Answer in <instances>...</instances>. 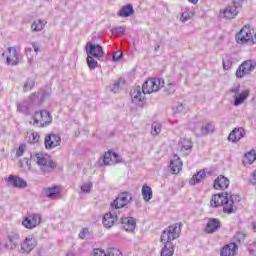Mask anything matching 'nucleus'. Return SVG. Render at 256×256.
Listing matches in <instances>:
<instances>
[{
    "mask_svg": "<svg viewBox=\"0 0 256 256\" xmlns=\"http://www.w3.org/2000/svg\"><path fill=\"white\" fill-rule=\"evenodd\" d=\"M135 13V10H133V5L128 4L126 6H123L119 12H118V17H131Z\"/></svg>",
    "mask_w": 256,
    "mask_h": 256,
    "instance_id": "obj_32",
    "label": "nucleus"
},
{
    "mask_svg": "<svg viewBox=\"0 0 256 256\" xmlns=\"http://www.w3.org/2000/svg\"><path fill=\"white\" fill-rule=\"evenodd\" d=\"M175 253V246L173 243H164L160 256H173Z\"/></svg>",
    "mask_w": 256,
    "mask_h": 256,
    "instance_id": "obj_34",
    "label": "nucleus"
},
{
    "mask_svg": "<svg viewBox=\"0 0 256 256\" xmlns=\"http://www.w3.org/2000/svg\"><path fill=\"white\" fill-rule=\"evenodd\" d=\"M193 131H194L195 135H197V131H201V128L197 127V123L194 124Z\"/></svg>",
    "mask_w": 256,
    "mask_h": 256,
    "instance_id": "obj_55",
    "label": "nucleus"
},
{
    "mask_svg": "<svg viewBox=\"0 0 256 256\" xmlns=\"http://www.w3.org/2000/svg\"><path fill=\"white\" fill-rule=\"evenodd\" d=\"M35 87V80L28 78L23 86L24 93L31 91Z\"/></svg>",
    "mask_w": 256,
    "mask_h": 256,
    "instance_id": "obj_39",
    "label": "nucleus"
},
{
    "mask_svg": "<svg viewBox=\"0 0 256 256\" xmlns=\"http://www.w3.org/2000/svg\"><path fill=\"white\" fill-rule=\"evenodd\" d=\"M252 229H253L254 233H256V221L252 222Z\"/></svg>",
    "mask_w": 256,
    "mask_h": 256,
    "instance_id": "obj_59",
    "label": "nucleus"
},
{
    "mask_svg": "<svg viewBox=\"0 0 256 256\" xmlns=\"http://www.w3.org/2000/svg\"><path fill=\"white\" fill-rule=\"evenodd\" d=\"M52 121L51 113L47 110H42L34 113L30 125H33V127H47V125H51Z\"/></svg>",
    "mask_w": 256,
    "mask_h": 256,
    "instance_id": "obj_4",
    "label": "nucleus"
},
{
    "mask_svg": "<svg viewBox=\"0 0 256 256\" xmlns=\"http://www.w3.org/2000/svg\"><path fill=\"white\" fill-rule=\"evenodd\" d=\"M178 149L182 157H188V155L191 154V150L193 149V142L188 138L180 139L178 142Z\"/></svg>",
    "mask_w": 256,
    "mask_h": 256,
    "instance_id": "obj_16",
    "label": "nucleus"
},
{
    "mask_svg": "<svg viewBox=\"0 0 256 256\" xmlns=\"http://www.w3.org/2000/svg\"><path fill=\"white\" fill-rule=\"evenodd\" d=\"M123 57V52H115L112 56L113 61H121Z\"/></svg>",
    "mask_w": 256,
    "mask_h": 256,
    "instance_id": "obj_51",
    "label": "nucleus"
},
{
    "mask_svg": "<svg viewBox=\"0 0 256 256\" xmlns=\"http://www.w3.org/2000/svg\"><path fill=\"white\" fill-rule=\"evenodd\" d=\"M19 239L20 236L17 230H11L7 232L8 242L4 244L0 242V251H2L3 249H8L9 251L17 249V245H19Z\"/></svg>",
    "mask_w": 256,
    "mask_h": 256,
    "instance_id": "obj_7",
    "label": "nucleus"
},
{
    "mask_svg": "<svg viewBox=\"0 0 256 256\" xmlns=\"http://www.w3.org/2000/svg\"><path fill=\"white\" fill-rule=\"evenodd\" d=\"M113 35H123L125 33V26H118L112 29Z\"/></svg>",
    "mask_w": 256,
    "mask_h": 256,
    "instance_id": "obj_45",
    "label": "nucleus"
},
{
    "mask_svg": "<svg viewBox=\"0 0 256 256\" xmlns=\"http://www.w3.org/2000/svg\"><path fill=\"white\" fill-rule=\"evenodd\" d=\"M181 21H189V16L187 15V13H182L181 15Z\"/></svg>",
    "mask_w": 256,
    "mask_h": 256,
    "instance_id": "obj_53",
    "label": "nucleus"
},
{
    "mask_svg": "<svg viewBox=\"0 0 256 256\" xmlns=\"http://www.w3.org/2000/svg\"><path fill=\"white\" fill-rule=\"evenodd\" d=\"M43 194L45 195V197H48V199H61V189L58 186L44 188Z\"/></svg>",
    "mask_w": 256,
    "mask_h": 256,
    "instance_id": "obj_24",
    "label": "nucleus"
},
{
    "mask_svg": "<svg viewBox=\"0 0 256 256\" xmlns=\"http://www.w3.org/2000/svg\"><path fill=\"white\" fill-rule=\"evenodd\" d=\"M117 219H119V211L111 208V212L106 213L103 217L104 227H106V229H111Z\"/></svg>",
    "mask_w": 256,
    "mask_h": 256,
    "instance_id": "obj_17",
    "label": "nucleus"
},
{
    "mask_svg": "<svg viewBox=\"0 0 256 256\" xmlns=\"http://www.w3.org/2000/svg\"><path fill=\"white\" fill-rule=\"evenodd\" d=\"M47 92L45 90H40L39 92H34L29 97V102L31 103H43L45 97H47Z\"/></svg>",
    "mask_w": 256,
    "mask_h": 256,
    "instance_id": "obj_30",
    "label": "nucleus"
},
{
    "mask_svg": "<svg viewBox=\"0 0 256 256\" xmlns=\"http://www.w3.org/2000/svg\"><path fill=\"white\" fill-rule=\"evenodd\" d=\"M181 227H183L182 223H175L171 226H168L162 232L160 241L162 243H171V241H175V239H179L181 235Z\"/></svg>",
    "mask_w": 256,
    "mask_h": 256,
    "instance_id": "obj_3",
    "label": "nucleus"
},
{
    "mask_svg": "<svg viewBox=\"0 0 256 256\" xmlns=\"http://www.w3.org/2000/svg\"><path fill=\"white\" fill-rule=\"evenodd\" d=\"M41 138V136L39 135V133L37 132H33L31 135H30V139L32 143H39V139Z\"/></svg>",
    "mask_w": 256,
    "mask_h": 256,
    "instance_id": "obj_50",
    "label": "nucleus"
},
{
    "mask_svg": "<svg viewBox=\"0 0 256 256\" xmlns=\"http://www.w3.org/2000/svg\"><path fill=\"white\" fill-rule=\"evenodd\" d=\"M142 197H143L144 201H146V203H148V201H151V199H153V190L151 189L150 186L143 185Z\"/></svg>",
    "mask_w": 256,
    "mask_h": 256,
    "instance_id": "obj_36",
    "label": "nucleus"
},
{
    "mask_svg": "<svg viewBox=\"0 0 256 256\" xmlns=\"http://www.w3.org/2000/svg\"><path fill=\"white\" fill-rule=\"evenodd\" d=\"M177 109H178L179 112L183 111V104H179Z\"/></svg>",
    "mask_w": 256,
    "mask_h": 256,
    "instance_id": "obj_60",
    "label": "nucleus"
},
{
    "mask_svg": "<svg viewBox=\"0 0 256 256\" xmlns=\"http://www.w3.org/2000/svg\"><path fill=\"white\" fill-rule=\"evenodd\" d=\"M164 92L166 95H173L175 93V83H168L164 88Z\"/></svg>",
    "mask_w": 256,
    "mask_h": 256,
    "instance_id": "obj_41",
    "label": "nucleus"
},
{
    "mask_svg": "<svg viewBox=\"0 0 256 256\" xmlns=\"http://www.w3.org/2000/svg\"><path fill=\"white\" fill-rule=\"evenodd\" d=\"M37 247V240L35 237L29 235L24 239V241L21 243L20 247V253L29 255L33 249Z\"/></svg>",
    "mask_w": 256,
    "mask_h": 256,
    "instance_id": "obj_13",
    "label": "nucleus"
},
{
    "mask_svg": "<svg viewBox=\"0 0 256 256\" xmlns=\"http://www.w3.org/2000/svg\"><path fill=\"white\" fill-rule=\"evenodd\" d=\"M241 201V197L237 194L220 193L212 195L210 205L212 207H223V213L231 215L237 213V204Z\"/></svg>",
    "mask_w": 256,
    "mask_h": 256,
    "instance_id": "obj_1",
    "label": "nucleus"
},
{
    "mask_svg": "<svg viewBox=\"0 0 256 256\" xmlns=\"http://www.w3.org/2000/svg\"><path fill=\"white\" fill-rule=\"evenodd\" d=\"M108 256H123L117 248H108Z\"/></svg>",
    "mask_w": 256,
    "mask_h": 256,
    "instance_id": "obj_47",
    "label": "nucleus"
},
{
    "mask_svg": "<svg viewBox=\"0 0 256 256\" xmlns=\"http://www.w3.org/2000/svg\"><path fill=\"white\" fill-rule=\"evenodd\" d=\"M86 61L89 69L91 70L97 69V67H99V63L97 62V60H95V57L92 56L91 54H87Z\"/></svg>",
    "mask_w": 256,
    "mask_h": 256,
    "instance_id": "obj_38",
    "label": "nucleus"
},
{
    "mask_svg": "<svg viewBox=\"0 0 256 256\" xmlns=\"http://www.w3.org/2000/svg\"><path fill=\"white\" fill-rule=\"evenodd\" d=\"M221 229V221L217 218H210L206 225V233H215Z\"/></svg>",
    "mask_w": 256,
    "mask_h": 256,
    "instance_id": "obj_29",
    "label": "nucleus"
},
{
    "mask_svg": "<svg viewBox=\"0 0 256 256\" xmlns=\"http://www.w3.org/2000/svg\"><path fill=\"white\" fill-rule=\"evenodd\" d=\"M230 93L232 94V97L234 98V106L239 107V105H242V103L245 102V100L249 97V92L242 91L241 92V84L237 83L234 84L230 88Z\"/></svg>",
    "mask_w": 256,
    "mask_h": 256,
    "instance_id": "obj_8",
    "label": "nucleus"
},
{
    "mask_svg": "<svg viewBox=\"0 0 256 256\" xmlns=\"http://www.w3.org/2000/svg\"><path fill=\"white\" fill-rule=\"evenodd\" d=\"M256 161V151L254 149L247 152L244 156L243 164L244 165H252V163Z\"/></svg>",
    "mask_w": 256,
    "mask_h": 256,
    "instance_id": "obj_37",
    "label": "nucleus"
},
{
    "mask_svg": "<svg viewBox=\"0 0 256 256\" xmlns=\"http://www.w3.org/2000/svg\"><path fill=\"white\" fill-rule=\"evenodd\" d=\"M85 49L87 55H92L95 59H101V57L105 56V51H103V47L99 44L87 42Z\"/></svg>",
    "mask_w": 256,
    "mask_h": 256,
    "instance_id": "obj_11",
    "label": "nucleus"
},
{
    "mask_svg": "<svg viewBox=\"0 0 256 256\" xmlns=\"http://www.w3.org/2000/svg\"><path fill=\"white\" fill-rule=\"evenodd\" d=\"M197 127L201 130H196V137H205V135H209V133H213V131H215V125L212 123L202 125L198 122Z\"/></svg>",
    "mask_w": 256,
    "mask_h": 256,
    "instance_id": "obj_22",
    "label": "nucleus"
},
{
    "mask_svg": "<svg viewBox=\"0 0 256 256\" xmlns=\"http://www.w3.org/2000/svg\"><path fill=\"white\" fill-rule=\"evenodd\" d=\"M122 229L131 233V231H135V227L137 223L133 217H125L121 219Z\"/></svg>",
    "mask_w": 256,
    "mask_h": 256,
    "instance_id": "obj_27",
    "label": "nucleus"
},
{
    "mask_svg": "<svg viewBox=\"0 0 256 256\" xmlns=\"http://www.w3.org/2000/svg\"><path fill=\"white\" fill-rule=\"evenodd\" d=\"M31 109V102L24 100L21 103L17 104V111L23 113L24 115H29Z\"/></svg>",
    "mask_w": 256,
    "mask_h": 256,
    "instance_id": "obj_31",
    "label": "nucleus"
},
{
    "mask_svg": "<svg viewBox=\"0 0 256 256\" xmlns=\"http://www.w3.org/2000/svg\"><path fill=\"white\" fill-rule=\"evenodd\" d=\"M30 159L38 165L42 173H52L57 169V162L47 153L34 152L30 155Z\"/></svg>",
    "mask_w": 256,
    "mask_h": 256,
    "instance_id": "obj_2",
    "label": "nucleus"
},
{
    "mask_svg": "<svg viewBox=\"0 0 256 256\" xmlns=\"http://www.w3.org/2000/svg\"><path fill=\"white\" fill-rule=\"evenodd\" d=\"M252 183H253V185H256V170L253 173Z\"/></svg>",
    "mask_w": 256,
    "mask_h": 256,
    "instance_id": "obj_56",
    "label": "nucleus"
},
{
    "mask_svg": "<svg viewBox=\"0 0 256 256\" xmlns=\"http://www.w3.org/2000/svg\"><path fill=\"white\" fill-rule=\"evenodd\" d=\"M163 87H165V81L163 79L151 78L143 83L142 91L144 94L151 95V93H157Z\"/></svg>",
    "mask_w": 256,
    "mask_h": 256,
    "instance_id": "obj_5",
    "label": "nucleus"
},
{
    "mask_svg": "<svg viewBox=\"0 0 256 256\" xmlns=\"http://www.w3.org/2000/svg\"><path fill=\"white\" fill-rule=\"evenodd\" d=\"M91 233L89 232V228H83L82 231L79 233L80 239H87Z\"/></svg>",
    "mask_w": 256,
    "mask_h": 256,
    "instance_id": "obj_49",
    "label": "nucleus"
},
{
    "mask_svg": "<svg viewBox=\"0 0 256 256\" xmlns=\"http://www.w3.org/2000/svg\"><path fill=\"white\" fill-rule=\"evenodd\" d=\"M131 99H132V103H134L135 105H138V107H143V105H145V95L143 93V89L139 86H137L136 88H134L131 92Z\"/></svg>",
    "mask_w": 256,
    "mask_h": 256,
    "instance_id": "obj_15",
    "label": "nucleus"
},
{
    "mask_svg": "<svg viewBox=\"0 0 256 256\" xmlns=\"http://www.w3.org/2000/svg\"><path fill=\"white\" fill-rule=\"evenodd\" d=\"M109 255V249L106 251L101 248H95L93 250V256H108Z\"/></svg>",
    "mask_w": 256,
    "mask_h": 256,
    "instance_id": "obj_42",
    "label": "nucleus"
},
{
    "mask_svg": "<svg viewBox=\"0 0 256 256\" xmlns=\"http://www.w3.org/2000/svg\"><path fill=\"white\" fill-rule=\"evenodd\" d=\"M241 7V2L239 1H232L222 12L221 15L225 19H235L237 15H239V9Z\"/></svg>",
    "mask_w": 256,
    "mask_h": 256,
    "instance_id": "obj_10",
    "label": "nucleus"
},
{
    "mask_svg": "<svg viewBox=\"0 0 256 256\" xmlns=\"http://www.w3.org/2000/svg\"><path fill=\"white\" fill-rule=\"evenodd\" d=\"M22 225L25 229H35L41 225V215L40 214H30L25 217L22 221Z\"/></svg>",
    "mask_w": 256,
    "mask_h": 256,
    "instance_id": "obj_12",
    "label": "nucleus"
},
{
    "mask_svg": "<svg viewBox=\"0 0 256 256\" xmlns=\"http://www.w3.org/2000/svg\"><path fill=\"white\" fill-rule=\"evenodd\" d=\"M231 65H232L231 59L229 58V56H226V58L223 60V67L225 71L231 69Z\"/></svg>",
    "mask_w": 256,
    "mask_h": 256,
    "instance_id": "obj_48",
    "label": "nucleus"
},
{
    "mask_svg": "<svg viewBox=\"0 0 256 256\" xmlns=\"http://www.w3.org/2000/svg\"><path fill=\"white\" fill-rule=\"evenodd\" d=\"M159 50V46H157L156 48H155V51H158Z\"/></svg>",
    "mask_w": 256,
    "mask_h": 256,
    "instance_id": "obj_61",
    "label": "nucleus"
},
{
    "mask_svg": "<svg viewBox=\"0 0 256 256\" xmlns=\"http://www.w3.org/2000/svg\"><path fill=\"white\" fill-rule=\"evenodd\" d=\"M239 249V246H237V243L232 242L229 244H226L221 252H220V256H235L237 255V250Z\"/></svg>",
    "mask_w": 256,
    "mask_h": 256,
    "instance_id": "obj_26",
    "label": "nucleus"
},
{
    "mask_svg": "<svg viewBox=\"0 0 256 256\" xmlns=\"http://www.w3.org/2000/svg\"><path fill=\"white\" fill-rule=\"evenodd\" d=\"M45 25H47L45 20H36L32 23L31 30L35 33H39V31H43V29H45Z\"/></svg>",
    "mask_w": 256,
    "mask_h": 256,
    "instance_id": "obj_35",
    "label": "nucleus"
},
{
    "mask_svg": "<svg viewBox=\"0 0 256 256\" xmlns=\"http://www.w3.org/2000/svg\"><path fill=\"white\" fill-rule=\"evenodd\" d=\"M26 51H31V49H28V50L26 49Z\"/></svg>",
    "mask_w": 256,
    "mask_h": 256,
    "instance_id": "obj_62",
    "label": "nucleus"
},
{
    "mask_svg": "<svg viewBox=\"0 0 256 256\" xmlns=\"http://www.w3.org/2000/svg\"><path fill=\"white\" fill-rule=\"evenodd\" d=\"M92 187H93V183H91V182L84 183L81 186V191H82V193H91Z\"/></svg>",
    "mask_w": 256,
    "mask_h": 256,
    "instance_id": "obj_44",
    "label": "nucleus"
},
{
    "mask_svg": "<svg viewBox=\"0 0 256 256\" xmlns=\"http://www.w3.org/2000/svg\"><path fill=\"white\" fill-rule=\"evenodd\" d=\"M31 45H32L35 53H38L39 52V46H37V44L35 42H31Z\"/></svg>",
    "mask_w": 256,
    "mask_h": 256,
    "instance_id": "obj_54",
    "label": "nucleus"
},
{
    "mask_svg": "<svg viewBox=\"0 0 256 256\" xmlns=\"http://www.w3.org/2000/svg\"><path fill=\"white\" fill-rule=\"evenodd\" d=\"M7 65H19V53H17V49L15 47L8 48V55L6 57Z\"/></svg>",
    "mask_w": 256,
    "mask_h": 256,
    "instance_id": "obj_23",
    "label": "nucleus"
},
{
    "mask_svg": "<svg viewBox=\"0 0 256 256\" xmlns=\"http://www.w3.org/2000/svg\"><path fill=\"white\" fill-rule=\"evenodd\" d=\"M256 62L253 60L244 61L236 70V77L238 79H243L245 75H249V73L255 71Z\"/></svg>",
    "mask_w": 256,
    "mask_h": 256,
    "instance_id": "obj_9",
    "label": "nucleus"
},
{
    "mask_svg": "<svg viewBox=\"0 0 256 256\" xmlns=\"http://www.w3.org/2000/svg\"><path fill=\"white\" fill-rule=\"evenodd\" d=\"M159 133H161V123H159V122L152 123L151 135H153V137H157V135H159Z\"/></svg>",
    "mask_w": 256,
    "mask_h": 256,
    "instance_id": "obj_40",
    "label": "nucleus"
},
{
    "mask_svg": "<svg viewBox=\"0 0 256 256\" xmlns=\"http://www.w3.org/2000/svg\"><path fill=\"white\" fill-rule=\"evenodd\" d=\"M170 169L173 175H178V173H181V169H183V161H181V158L177 154L170 161Z\"/></svg>",
    "mask_w": 256,
    "mask_h": 256,
    "instance_id": "obj_25",
    "label": "nucleus"
},
{
    "mask_svg": "<svg viewBox=\"0 0 256 256\" xmlns=\"http://www.w3.org/2000/svg\"><path fill=\"white\" fill-rule=\"evenodd\" d=\"M245 135L246 132L243 127L234 128L228 136V141H230L231 143H239V141H241V139H243Z\"/></svg>",
    "mask_w": 256,
    "mask_h": 256,
    "instance_id": "obj_20",
    "label": "nucleus"
},
{
    "mask_svg": "<svg viewBox=\"0 0 256 256\" xmlns=\"http://www.w3.org/2000/svg\"><path fill=\"white\" fill-rule=\"evenodd\" d=\"M46 149H55L61 145V136L57 134H48L44 140Z\"/></svg>",
    "mask_w": 256,
    "mask_h": 256,
    "instance_id": "obj_19",
    "label": "nucleus"
},
{
    "mask_svg": "<svg viewBox=\"0 0 256 256\" xmlns=\"http://www.w3.org/2000/svg\"><path fill=\"white\" fill-rule=\"evenodd\" d=\"M7 183L16 189H25L27 187V181L17 175H10L7 178Z\"/></svg>",
    "mask_w": 256,
    "mask_h": 256,
    "instance_id": "obj_21",
    "label": "nucleus"
},
{
    "mask_svg": "<svg viewBox=\"0 0 256 256\" xmlns=\"http://www.w3.org/2000/svg\"><path fill=\"white\" fill-rule=\"evenodd\" d=\"M249 251L252 255L256 256V242L250 244Z\"/></svg>",
    "mask_w": 256,
    "mask_h": 256,
    "instance_id": "obj_52",
    "label": "nucleus"
},
{
    "mask_svg": "<svg viewBox=\"0 0 256 256\" xmlns=\"http://www.w3.org/2000/svg\"><path fill=\"white\" fill-rule=\"evenodd\" d=\"M236 41L242 45L245 43H253V33H251V29L247 26L243 27L236 35Z\"/></svg>",
    "mask_w": 256,
    "mask_h": 256,
    "instance_id": "obj_14",
    "label": "nucleus"
},
{
    "mask_svg": "<svg viewBox=\"0 0 256 256\" xmlns=\"http://www.w3.org/2000/svg\"><path fill=\"white\" fill-rule=\"evenodd\" d=\"M189 3H193V5H197L199 3V0H188Z\"/></svg>",
    "mask_w": 256,
    "mask_h": 256,
    "instance_id": "obj_58",
    "label": "nucleus"
},
{
    "mask_svg": "<svg viewBox=\"0 0 256 256\" xmlns=\"http://www.w3.org/2000/svg\"><path fill=\"white\" fill-rule=\"evenodd\" d=\"M25 149H27V145L20 144L16 150V157H22V155L25 153Z\"/></svg>",
    "mask_w": 256,
    "mask_h": 256,
    "instance_id": "obj_46",
    "label": "nucleus"
},
{
    "mask_svg": "<svg viewBox=\"0 0 256 256\" xmlns=\"http://www.w3.org/2000/svg\"><path fill=\"white\" fill-rule=\"evenodd\" d=\"M207 177V173L205 170H200L197 172V174H194L192 179L189 181L190 185H197L201 182L202 179H205Z\"/></svg>",
    "mask_w": 256,
    "mask_h": 256,
    "instance_id": "obj_33",
    "label": "nucleus"
},
{
    "mask_svg": "<svg viewBox=\"0 0 256 256\" xmlns=\"http://www.w3.org/2000/svg\"><path fill=\"white\" fill-rule=\"evenodd\" d=\"M116 163H123V158L117 154V152L108 151L104 154L103 164L104 165H115Z\"/></svg>",
    "mask_w": 256,
    "mask_h": 256,
    "instance_id": "obj_18",
    "label": "nucleus"
},
{
    "mask_svg": "<svg viewBox=\"0 0 256 256\" xmlns=\"http://www.w3.org/2000/svg\"><path fill=\"white\" fill-rule=\"evenodd\" d=\"M26 165H27L28 169H31V160L26 159Z\"/></svg>",
    "mask_w": 256,
    "mask_h": 256,
    "instance_id": "obj_57",
    "label": "nucleus"
},
{
    "mask_svg": "<svg viewBox=\"0 0 256 256\" xmlns=\"http://www.w3.org/2000/svg\"><path fill=\"white\" fill-rule=\"evenodd\" d=\"M229 187V178L220 175L214 181V189H220L221 191H225Z\"/></svg>",
    "mask_w": 256,
    "mask_h": 256,
    "instance_id": "obj_28",
    "label": "nucleus"
},
{
    "mask_svg": "<svg viewBox=\"0 0 256 256\" xmlns=\"http://www.w3.org/2000/svg\"><path fill=\"white\" fill-rule=\"evenodd\" d=\"M130 203H133V196L131 195V193L122 192L117 196V198L113 202H111L110 207L111 209L119 211V209L127 207V205H130Z\"/></svg>",
    "mask_w": 256,
    "mask_h": 256,
    "instance_id": "obj_6",
    "label": "nucleus"
},
{
    "mask_svg": "<svg viewBox=\"0 0 256 256\" xmlns=\"http://www.w3.org/2000/svg\"><path fill=\"white\" fill-rule=\"evenodd\" d=\"M120 85H121V79L115 81L113 84L110 85V91H112V93H118L120 89Z\"/></svg>",
    "mask_w": 256,
    "mask_h": 256,
    "instance_id": "obj_43",
    "label": "nucleus"
}]
</instances>
